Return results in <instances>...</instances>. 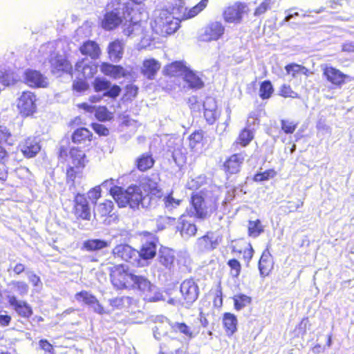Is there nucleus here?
Wrapping results in <instances>:
<instances>
[{
  "label": "nucleus",
  "instance_id": "cd10ccee",
  "mask_svg": "<svg viewBox=\"0 0 354 354\" xmlns=\"http://www.w3.org/2000/svg\"><path fill=\"white\" fill-rule=\"evenodd\" d=\"M184 80L191 88L200 89L204 86V83L199 75L189 68L185 70Z\"/></svg>",
  "mask_w": 354,
  "mask_h": 354
},
{
  "label": "nucleus",
  "instance_id": "a878e982",
  "mask_svg": "<svg viewBox=\"0 0 354 354\" xmlns=\"http://www.w3.org/2000/svg\"><path fill=\"white\" fill-rule=\"evenodd\" d=\"M80 50L82 54L88 55L91 59L98 58L101 53L98 44L95 41L91 40L84 42Z\"/></svg>",
  "mask_w": 354,
  "mask_h": 354
},
{
  "label": "nucleus",
  "instance_id": "69168bd1",
  "mask_svg": "<svg viewBox=\"0 0 354 354\" xmlns=\"http://www.w3.org/2000/svg\"><path fill=\"white\" fill-rule=\"evenodd\" d=\"M101 196V187L96 186L88 192V198L93 203H96L97 200Z\"/></svg>",
  "mask_w": 354,
  "mask_h": 354
},
{
  "label": "nucleus",
  "instance_id": "c85d7f7f",
  "mask_svg": "<svg viewBox=\"0 0 354 354\" xmlns=\"http://www.w3.org/2000/svg\"><path fill=\"white\" fill-rule=\"evenodd\" d=\"M223 324L226 334L228 336L232 335L237 330L238 321L236 317L230 313H225L223 317Z\"/></svg>",
  "mask_w": 354,
  "mask_h": 354
},
{
  "label": "nucleus",
  "instance_id": "2f4dec72",
  "mask_svg": "<svg viewBox=\"0 0 354 354\" xmlns=\"http://www.w3.org/2000/svg\"><path fill=\"white\" fill-rule=\"evenodd\" d=\"M70 158L71 159V164L77 169L83 168L86 164V156L83 151L77 148H72L70 150Z\"/></svg>",
  "mask_w": 354,
  "mask_h": 354
},
{
  "label": "nucleus",
  "instance_id": "5701e85b",
  "mask_svg": "<svg viewBox=\"0 0 354 354\" xmlns=\"http://www.w3.org/2000/svg\"><path fill=\"white\" fill-rule=\"evenodd\" d=\"M244 159L245 156L243 153L231 156L224 163L225 169L230 174L239 172Z\"/></svg>",
  "mask_w": 354,
  "mask_h": 354
},
{
  "label": "nucleus",
  "instance_id": "f257e3e1",
  "mask_svg": "<svg viewBox=\"0 0 354 354\" xmlns=\"http://www.w3.org/2000/svg\"><path fill=\"white\" fill-rule=\"evenodd\" d=\"M133 12V3L129 0H109L100 26L107 31L113 30L120 25L126 26L128 21H131Z\"/></svg>",
  "mask_w": 354,
  "mask_h": 354
},
{
  "label": "nucleus",
  "instance_id": "9d476101",
  "mask_svg": "<svg viewBox=\"0 0 354 354\" xmlns=\"http://www.w3.org/2000/svg\"><path fill=\"white\" fill-rule=\"evenodd\" d=\"M7 299L10 306L19 317L28 319L32 315V308L27 301L18 299L17 297L13 295H8Z\"/></svg>",
  "mask_w": 354,
  "mask_h": 354
},
{
  "label": "nucleus",
  "instance_id": "79ce46f5",
  "mask_svg": "<svg viewBox=\"0 0 354 354\" xmlns=\"http://www.w3.org/2000/svg\"><path fill=\"white\" fill-rule=\"evenodd\" d=\"M285 68L287 73L291 75L292 77H296L299 74L308 75L309 73L308 69L306 67L297 64H288Z\"/></svg>",
  "mask_w": 354,
  "mask_h": 354
},
{
  "label": "nucleus",
  "instance_id": "f03ea898",
  "mask_svg": "<svg viewBox=\"0 0 354 354\" xmlns=\"http://www.w3.org/2000/svg\"><path fill=\"white\" fill-rule=\"evenodd\" d=\"M111 195L120 207L127 205L132 209L147 207L150 205L151 197L148 194L143 195L140 187L130 186L126 190L121 187H115L111 189Z\"/></svg>",
  "mask_w": 354,
  "mask_h": 354
},
{
  "label": "nucleus",
  "instance_id": "f8f14e48",
  "mask_svg": "<svg viewBox=\"0 0 354 354\" xmlns=\"http://www.w3.org/2000/svg\"><path fill=\"white\" fill-rule=\"evenodd\" d=\"M221 241V236L216 232H209L198 239L197 246L201 251H210L215 249Z\"/></svg>",
  "mask_w": 354,
  "mask_h": 354
},
{
  "label": "nucleus",
  "instance_id": "a19ab883",
  "mask_svg": "<svg viewBox=\"0 0 354 354\" xmlns=\"http://www.w3.org/2000/svg\"><path fill=\"white\" fill-rule=\"evenodd\" d=\"M15 142V137L10 130L5 126L0 125V147L3 145H12Z\"/></svg>",
  "mask_w": 354,
  "mask_h": 354
},
{
  "label": "nucleus",
  "instance_id": "3c124183",
  "mask_svg": "<svg viewBox=\"0 0 354 354\" xmlns=\"http://www.w3.org/2000/svg\"><path fill=\"white\" fill-rule=\"evenodd\" d=\"M113 207V202L111 201H106L104 203L99 205L97 208V212L100 214L102 216H106L112 212Z\"/></svg>",
  "mask_w": 354,
  "mask_h": 354
},
{
  "label": "nucleus",
  "instance_id": "0e129e2a",
  "mask_svg": "<svg viewBox=\"0 0 354 354\" xmlns=\"http://www.w3.org/2000/svg\"><path fill=\"white\" fill-rule=\"evenodd\" d=\"M203 108L204 110L206 111H217V104L216 100L212 97H206L205 100L203 102Z\"/></svg>",
  "mask_w": 354,
  "mask_h": 354
},
{
  "label": "nucleus",
  "instance_id": "5fc2aeb1",
  "mask_svg": "<svg viewBox=\"0 0 354 354\" xmlns=\"http://www.w3.org/2000/svg\"><path fill=\"white\" fill-rule=\"evenodd\" d=\"M130 298L128 297H120L110 300V305L117 308H122L126 304H129Z\"/></svg>",
  "mask_w": 354,
  "mask_h": 354
},
{
  "label": "nucleus",
  "instance_id": "7c9ffc66",
  "mask_svg": "<svg viewBox=\"0 0 354 354\" xmlns=\"http://www.w3.org/2000/svg\"><path fill=\"white\" fill-rule=\"evenodd\" d=\"M160 67V63L156 59H147L143 62L142 72L148 79H153Z\"/></svg>",
  "mask_w": 354,
  "mask_h": 354
},
{
  "label": "nucleus",
  "instance_id": "9b49d317",
  "mask_svg": "<svg viewBox=\"0 0 354 354\" xmlns=\"http://www.w3.org/2000/svg\"><path fill=\"white\" fill-rule=\"evenodd\" d=\"M246 6L241 3H236L225 8L223 11V18L227 23L239 24L241 21Z\"/></svg>",
  "mask_w": 354,
  "mask_h": 354
},
{
  "label": "nucleus",
  "instance_id": "393cba45",
  "mask_svg": "<svg viewBox=\"0 0 354 354\" xmlns=\"http://www.w3.org/2000/svg\"><path fill=\"white\" fill-rule=\"evenodd\" d=\"M124 46V43L118 39L109 44L108 53L111 60L113 62H118L122 57Z\"/></svg>",
  "mask_w": 354,
  "mask_h": 354
},
{
  "label": "nucleus",
  "instance_id": "6e6552de",
  "mask_svg": "<svg viewBox=\"0 0 354 354\" xmlns=\"http://www.w3.org/2000/svg\"><path fill=\"white\" fill-rule=\"evenodd\" d=\"M131 288H138L143 292H146L147 299L151 301H158L160 298V294H155L154 296L151 295V293L156 292L157 288L142 276L134 274L133 281H132V286Z\"/></svg>",
  "mask_w": 354,
  "mask_h": 354
},
{
  "label": "nucleus",
  "instance_id": "4468645a",
  "mask_svg": "<svg viewBox=\"0 0 354 354\" xmlns=\"http://www.w3.org/2000/svg\"><path fill=\"white\" fill-rule=\"evenodd\" d=\"M225 28L220 22H212L209 24L201 35V38L203 41H210L218 39L224 33Z\"/></svg>",
  "mask_w": 354,
  "mask_h": 354
},
{
  "label": "nucleus",
  "instance_id": "0eeeda50",
  "mask_svg": "<svg viewBox=\"0 0 354 354\" xmlns=\"http://www.w3.org/2000/svg\"><path fill=\"white\" fill-rule=\"evenodd\" d=\"M115 258L120 259L121 260L131 263L133 265L140 266H141L140 260L139 259L138 251L132 248L127 244H120L116 245L112 251Z\"/></svg>",
  "mask_w": 354,
  "mask_h": 354
},
{
  "label": "nucleus",
  "instance_id": "2eb2a0df",
  "mask_svg": "<svg viewBox=\"0 0 354 354\" xmlns=\"http://www.w3.org/2000/svg\"><path fill=\"white\" fill-rule=\"evenodd\" d=\"M75 214L84 220L91 219V208L84 195L77 194L75 198Z\"/></svg>",
  "mask_w": 354,
  "mask_h": 354
},
{
  "label": "nucleus",
  "instance_id": "6e6d98bb",
  "mask_svg": "<svg viewBox=\"0 0 354 354\" xmlns=\"http://www.w3.org/2000/svg\"><path fill=\"white\" fill-rule=\"evenodd\" d=\"M227 265L230 268V274L234 277H237L241 272V264L239 261L232 259L228 261Z\"/></svg>",
  "mask_w": 354,
  "mask_h": 354
},
{
  "label": "nucleus",
  "instance_id": "c9c22d12",
  "mask_svg": "<svg viewBox=\"0 0 354 354\" xmlns=\"http://www.w3.org/2000/svg\"><path fill=\"white\" fill-rule=\"evenodd\" d=\"M126 26H127L124 29L125 35L133 37L142 34L143 29L139 22L133 21L132 19L131 21H128Z\"/></svg>",
  "mask_w": 354,
  "mask_h": 354
},
{
  "label": "nucleus",
  "instance_id": "09e8293b",
  "mask_svg": "<svg viewBox=\"0 0 354 354\" xmlns=\"http://www.w3.org/2000/svg\"><path fill=\"white\" fill-rule=\"evenodd\" d=\"M158 180V178L147 179L146 183L143 185L145 189L146 190L147 189L149 192L153 195H156L160 192Z\"/></svg>",
  "mask_w": 354,
  "mask_h": 354
},
{
  "label": "nucleus",
  "instance_id": "ea45409f",
  "mask_svg": "<svg viewBox=\"0 0 354 354\" xmlns=\"http://www.w3.org/2000/svg\"><path fill=\"white\" fill-rule=\"evenodd\" d=\"M9 286L14 292H17L21 297H24L28 293L29 286L24 281H12Z\"/></svg>",
  "mask_w": 354,
  "mask_h": 354
},
{
  "label": "nucleus",
  "instance_id": "4be33fe9",
  "mask_svg": "<svg viewBox=\"0 0 354 354\" xmlns=\"http://www.w3.org/2000/svg\"><path fill=\"white\" fill-rule=\"evenodd\" d=\"M162 201L164 203L165 212L177 214L180 213L179 209L180 208L183 201L176 198L172 192L164 196Z\"/></svg>",
  "mask_w": 354,
  "mask_h": 354
},
{
  "label": "nucleus",
  "instance_id": "39448f33",
  "mask_svg": "<svg viewBox=\"0 0 354 354\" xmlns=\"http://www.w3.org/2000/svg\"><path fill=\"white\" fill-rule=\"evenodd\" d=\"M55 44L48 43L41 46L39 53L43 54L45 59H48L51 65L52 73L59 75L60 72L70 73L72 71L71 64L62 55H58L54 50Z\"/></svg>",
  "mask_w": 354,
  "mask_h": 354
},
{
  "label": "nucleus",
  "instance_id": "1a4fd4ad",
  "mask_svg": "<svg viewBox=\"0 0 354 354\" xmlns=\"http://www.w3.org/2000/svg\"><path fill=\"white\" fill-rule=\"evenodd\" d=\"M36 96L30 91L23 92L18 99L17 107L24 116L32 115L37 109Z\"/></svg>",
  "mask_w": 354,
  "mask_h": 354
},
{
  "label": "nucleus",
  "instance_id": "e433bc0d",
  "mask_svg": "<svg viewBox=\"0 0 354 354\" xmlns=\"http://www.w3.org/2000/svg\"><path fill=\"white\" fill-rule=\"evenodd\" d=\"M137 167L140 171H146L150 169L154 164V160L151 155L149 153H143L138 158Z\"/></svg>",
  "mask_w": 354,
  "mask_h": 354
},
{
  "label": "nucleus",
  "instance_id": "49530a36",
  "mask_svg": "<svg viewBox=\"0 0 354 354\" xmlns=\"http://www.w3.org/2000/svg\"><path fill=\"white\" fill-rule=\"evenodd\" d=\"M263 231L259 220L250 221L248 224V234L250 236L257 237Z\"/></svg>",
  "mask_w": 354,
  "mask_h": 354
},
{
  "label": "nucleus",
  "instance_id": "a18cd8bd",
  "mask_svg": "<svg viewBox=\"0 0 354 354\" xmlns=\"http://www.w3.org/2000/svg\"><path fill=\"white\" fill-rule=\"evenodd\" d=\"M206 182V177L204 175H199L195 178H189L187 183V187L189 189H198Z\"/></svg>",
  "mask_w": 354,
  "mask_h": 354
},
{
  "label": "nucleus",
  "instance_id": "603ef678",
  "mask_svg": "<svg viewBox=\"0 0 354 354\" xmlns=\"http://www.w3.org/2000/svg\"><path fill=\"white\" fill-rule=\"evenodd\" d=\"M171 328L174 331L179 332L189 337L192 336L189 327L184 323L176 322L171 325Z\"/></svg>",
  "mask_w": 354,
  "mask_h": 354
},
{
  "label": "nucleus",
  "instance_id": "423d86ee",
  "mask_svg": "<svg viewBox=\"0 0 354 354\" xmlns=\"http://www.w3.org/2000/svg\"><path fill=\"white\" fill-rule=\"evenodd\" d=\"M134 274L128 271L124 265L114 266L111 270L112 284L118 289L129 288L132 286Z\"/></svg>",
  "mask_w": 354,
  "mask_h": 354
},
{
  "label": "nucleus",
  "instance_id": "58836bf2",
  "mask_svg": "<svg viewBox=\"0 0 354 354\" xmlns=\"http://www.w3.org/2000/svg\"><path fill=\"white\" fill-rule=\"evenodd\" d=\"M207 0H201L197 5L190 8L188 11L185 9L186 12H185L181 17L182 19H187L195 17L207 6Z\"/></svg>",
  "mask_w": 354,
  "mask_h": 354
},
{
  "label": "nucleus",
  "instance_id": "72a5a7b5",
  "mask_svg": "<svg viewBox=\"0 0 354 354\" xmlns=\"http://www.w3.org/2000/svg\"><path fill=\"white\" fill-rule=\"evenodd\" d=\"M185 70L187 68L184 65L182 62H174L170 64H168L165 68V72L167 75L171 76H176L179 75H183L185 73Z\"/></svg>",
  "mask_w": 354,
  "mask_h": 354
},
{
  "label": "nucleus",
  "instance_id": "c03bdc74",
  "mask_svg": "<svg viewBox=\"0 0 354 354\" xmlns=\"http://www.w3.org/2000/svg\"><path fill=\"white\" fill-rule=\"evenodd\" d=\"M253 130L254 128L249 129L247 127L244 129L239 134V138L237 139V143L240 144L243 147L248 145L253 138Z\"/></svg>",
  "mask_w": 354,
  "mask_h": 354
},
{
  "label": "nucleus",
  "instance_id": "f704fd0d",
  "mask_svg": "<svg viewBox=\"0 0 354 354\" xmlns=\"http://www.w3.org/2000/svg\"><path fill=\"white\" fill-rule=\"evenodd\" d=\"M177 229L180 232L181 236L185 239L194 236L197 231L194 224L185 222V221H181L177 226Z\"/></svg>",
  "mask_w": 354,
  "mask_h": 354
},
{
  "label": "nucleus",
  "instance_id": "680f3d73",
  "mask_svg": "<svg viewBox=\"0 0 354 354\" xmlns=\"http://www.w3.org/2000/svg\"><path fill=\"white\" fill-rule=\"evenodd\" d=\"M261 112H252L249 116L247 122L248 128L254 129V126L259 123V117L261 116Z\"/></svg>",
  "mask_w": 354,
  "mask_h": 354
},
{
  "label": "nucleus",
  "instance_id": "bb28decb",
  "mask_svg": "<svg viewBox=\"0 0 354 354\" xmlns=\"http://www.w3.org/2000/svg\"><path fill=\"white\" fill-rule=\"evenodd\" d=\"M159 262L167 269H171L174 266L175 260L174 252L168 248H162L159 251Z\"/></svg>",
  "mask_w": 354,
  "mask_h": 354
},
{
  "label": "nucleus",
  "instance_id": "774afa93",
  "mask_svg": "<svg viewBox=\"0 0 354 354\" xmlns=\"http://www.w3.org/2000/svg\"><path fill=\"white\" fill-rule=\"evenodd\" d=\"M121 91V88L119 86L114 85L112 87H109V88L107 89V91L104 93V96H109L110 97H116L120 95V93Z\"/></svg>",
  "mask_w": 354,
  "mask_h": 354
},
{
  "label": "nucleus",
  "instance_id": "c756f323",
  "mask_svg": "<svg viewBox=\"0 0 354 354\" xmlns=\"http://www.w3.org/2000/svg\"><path fill=\"white\" fill-rule=\"evenodd\" d=\"M139 259L140 258L147 260L153 258L156 254V241H147L142 244L140 251L138 252Z\"/></svg>",
  "mask_w": 354,
  "mask_h": 354
},
{
  "label": "nucleus",
  "instance_id": "4c0bfd02",
  "mask_svg": "<svg viewBox=\"0 0 354 354\" xmlns=\"http://www.w3.org/2000/svg\"><path fill=\"white\" fill-rule=\"evenodd\" d=\"M109 245V242L101 239H90L84 243V248L88 251L99 250Z\"/></svg>",
  "mask_w": 354,
  "mask_h": 354
},
{
  "label": "nucleus",
  "instance_id": "473e14b6",
  "mask_svg": "<svg viewBox=\"0 0 354 354\" xmlns=\"http://www.w3.org/2000/svg\"><path fill=\"white\" fill-rule=\"evenodd\" d=\"M92 133L86 128H80L74 131L72 140L76 144H86L91 141Z\"/></svg>",
  "mask_w": 354,
  "mask_h": 354
},
{
  "label": "nucleus",
  "instance_id": "a211bd4d",
  "mask_svg": "<svg viewBox=\"0 0 354 354\" xmlns=\"http://www.w3.org/2000/svg\"><path fill=\"white\" fill-rule=\"evenodd\" d=\"M100 71L105 75L113 79L125 77L129 74V71L120 65H113L106 62H103L101 64Z\"/></svg>",
  "mask_w": 354,
  "mask_h": 354
},
{
  "label": "nucleus",
  "instance_id": "20e7f679",
  "mask_svg": "<svg viewBox=\"0 0 354 354\" xmlns=\"http://www.w3.org/2000/svg\"><path fill=\"white\" fill-rule=\"evenodd\" d=\"M180 9L183 8L173 7L171 10L168 8L157 10L154 20L155 31L162 36L174 33L180 27L181 16L178 15Z\"/></svg>",
  "mask_w": 354,
  "mask_h": 354
},
{
  "label": "nucleus",
  "instance_id": "de8ad7c7",
  "mask_svg": "<svg viewBox=\"0 0 354 354\" xmlns=\"http://www.w3.org/2000/svg\"><path fill=\"white\" fill-rule=\"evenodd\" d=\"M203 133L202 131H196L189 137V146L191 149H196L203 140Z\"/></svg>",
  "mask_w": 354,
  "mask_h": 354
},
{
  "label": "nucleus",
  "instance_id": "b1692460",
  "mask_svg": "<svg viewBox=\"0 0 354 354\" xmlns=\"http://www.w3.org/2000/svg\"><path fill=\"white\" fill-rule=\"evenodd\" d=\"M80 107L88 112H95V117L100 121H106L111 118V113L105 106L96 107L95 106L90 105L87 103H82L80 105Z\"/></svg>",
  "mask_w": 354,
  "mask_h": 354
},
{
  "label": "nucleus",
  "instance_id": "864d4df0",
  "mask_svg": "<svg viewBox=\"0 0 354 354\" xmlns=\"http://www.w3.org/2000/svg\"><path fill=\"white\" fill-rule=\"evenodd\" d=\"M110 86L109 81L102 78H96L93 83L94 88L97 92L106 91L109 88Z\"/></svg>",
  "mask_w": 354,
  "mask_h": 354
},
{
  "label": "nucleus",
  "instance_id": "338daca9",
  "mask_svg": "<svg viewBox=\"0 0 354 354\" xmlns=\"http://www.w3.org/2000/svg\"><path fill=\"white\" fill-rule=\"evenodd\" d=\"M138 87L133 84H129L125 88V96L128 98L135 97L138 94Z\"/></svg>",
  "mask_w": 354,
  "mask_h": 354
},
{
  "label": "nucleus",
  "instance_id": "bf43d9fd",
  "mask_svg": "<svg viewBox=\"0 0 354 354\" xmlns=\"http://www.w3.org/2000/svg\"><path fill=\"white\" fill-rule=\"evenodd\" d=\"M280 95L284 97H292L297 98L299 97L298 94L293 91L290 86H287L283 84L280 88Z\"/></svg>",
  "mask_w": 354,
  "mask_h": 354
},
{
  "label": "nucleus",
  "instance_id": "052dcab7",
  "mask_svg": "<svg viewBox=\"0 0 354 354\" xmlns=\"http://www.w3.org/2000/svg\"><path fill=\"white\" fill-rule=\"evenodd\" d=\"M297 126V123L289 120H281V128L286 133H292Z\"/></svg>",
  "mask_w": 354,
  "mask_h": 354
},
{
  "label": "nucleus",
  "instance_id": "e2e57ef3",
  "mask_svg": "<svg viewBox=\"0 0 354 354\" xmlns=\"http://www.w3.org/2000/svg\"><path fill=\"white\" fill-rule=\"evenodd\" d=\"M218 115L219 112L218 111L204 110V117L209 124H214L218 118Z\"/></svg>",
  "mask_w": 354,
  "mask_h": 354
},
{
  "label": "nucleus",
  "instance_id": "ddd939ff",
  "mask_svg": "<svg viewBox=\"0 0 354 354\" xmlns=\"http://www.w3.org/2000/svg\"><path fill=\"white\" fill-rule=\"evenodd\" d=\"M180 292L184 299L192 304L198 298V287L193 279L185 280L180 285Z\"/></svg>",
  "mask_w": 354,
  "mask_h": 354
},
{
  "label": "nucleus",
  "instance_id": "dca6fc26",
  "mask_svg": "<svg viewBox=\"0 0 354 354\" xmlns=\"http://www.w3.org/2000/svg\"><path fill=\"white\" fill-rule=\"evenodd\" d=\"M75 299L78 301H82L85 304L90 306L93 310L100 315L105 313V310L102 305L99 303L95 296L87 291H81L77 292Z\"/></svg>",
  "mask_w": 354,
  "mask_h": 354
},
{
  "label": "nucleus",
  "instance_id": "aec40b11",
  "mask_svg": "<svg viewBox=\"0 0 354 354\" xmlns=\"http://www.w3.org/2000/svg\"><path fill=\"white\" fill-rule=\"evenodd\" d=\"M21 151L26 158L34 157L41 149L36 138H28L21 145Z\"/></svg>",
  "mask_w": 354,
  "mask_h": 354
},
{
  "label": "nucleus",
  "instance_id": "7ed1b4c3",
  "mask_svg": "<svg viewBox=\"0 0 354 354\" xmlns=\"http://www.w3.org/2000/svg\"><path fill=\"white\" fill-rule=\"evenodd\" d=\"M209 187V189H203L192 196V204L194 209L193 214L197 218H204L217 208L218 190L215 187Z\"/></svg>",
  "mask_w": 354,
  "mask_h": 354
},
{
  "label": "nucleus",
  "instance_id": "8fccbe9b",
  "mask_svg": "<svg viewBox=\"0 0 354 354\" xmlns=\"http://www.w3.org/2000/svg\"><path fill=\"white\" fill-rule=\"evenodd\" d=\"M18 80L17 76L10 71L6 72L0 77V82L4 86H10L18 81Z\"/></svg>",
  "mask_w": 354,
  "mask_h": 354
},
{
  "label": "nucleus",
  "instance_id": "37998d69",
  "mask_svg": "<svg viewBox=\"0 0 354 354\" xmlns=\"http://www.w3.org/2000/svg\"><path fill=\"white\" fill-rule=\"evenodd\" d=\"M233 300L234 303V308L238 310H240L244 307L248 306L251 302V298L243 294L235 295Z\"/></svg>",
  "mask_w": 354,
  "mask_h": 354
},
{
  "label": "nucleus",
  "instance_id": "f3484780",
  "mask_svg": "<svg viewBox=\"0 0 354 354\" xmlns=\"http://www.w3.org/2000/svg\"><path fill=\"white\" fill-rule=\"evenodd\" d=\"M25 82L32 87H46L48 80L39 71L35 70H27L24 73Z\"/></svg>",
  "mask_w": 354,
  "mask_h": 354
},
{
  "label": "nucleus",
  "instance_id": "6ab92c4d",
  "mask_svg": "<svg viewBox=\"0 0 354 354\" xmlns=\"http://www.w3.org/2000/svg\"><path fill=\"white\" fill-rule=\"evenodd\" d=\"M323 75L326 80L335 86H340L345 82L346 75L332 66H326Z\"/></svg>",
  "mask_w": 354,
  "mask_h": 354
},
{
  "label": "nucleus",
  "instance_id": "13d9d810",
  "mask_svg": "<svg viewBox=\"0 0 354 354\" xmlns=\"http://www.w3.org/2000/svg\"><path fill=\"white\" fill-rule=\"evenodd\" d=\"M175 217L160 216L157 220V226L159 230H162L165 228L167 225H171L175 221Z\"/></svg>",
  "mask_w": 354,
  "mask_h": 354
},
{
  "label": "nucleus",
  "instance_id": "4d7b16f0",
  "mask_svg": "<svg viewBox=\"0 0 354 354\" xmlns=\"http://www.w3.org/2000/svg\"><path fill=\"white\" fill-rule=\"evenodd\" d=\"M27 276L30 283L33 286L36 291L41 288L42 282L39 276L32 272H28Z\"/></svg>",
  "mask_w": 354,
  "mask_h": 354
},
{
  "label": "nucleus",
  "instance_id": "412c9836",
  "mask_svg": "<svg viewBox=\"0 0 354 354\" xmlns=\"http://www.w3.org/2000/svg\"><path fill=\"white\" fill-rule=\"evenodd\" d=\"M75 69L77 72H81L82 76L84 78L92 77L97 71V66L94 63L88 62L85 59L77 62Z\"/></svg>",
  "mask_w": 354,
  "mask_h": 354
}]
</instances>
